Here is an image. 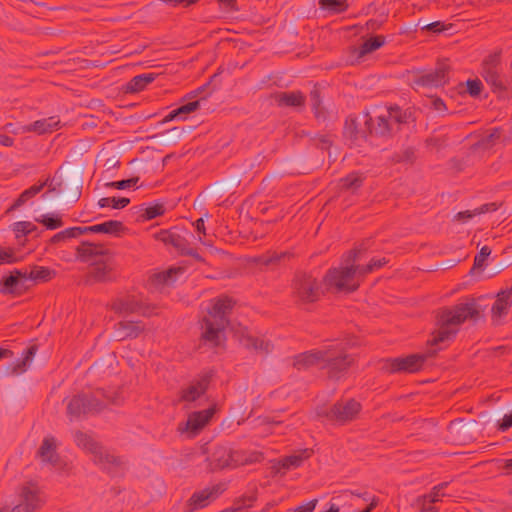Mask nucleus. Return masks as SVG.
I'll list each match as a JSON object with an SVG mask.
<instances>
[{"mask_svg": "<svg viewBox=\"0 0 512 512\" xmlns=\"http://www.w3.org/2000/svg\"><path fill=\"white\" fill-rule=\"evenodd\" d=\"M102 398L109 399L101 389L91 395H75L67 404V415L73 420L82 415L100 412L107 405Z\"/></svg>", "mask_w": 512, "mask_h": 512, "instance_id": "obj_7", "label": "nucleus"}, {"mask_svg": "<svg viewBox=\"0 0 512 512\" xmlns=\"http://www.w3.org/2000/svg\"><path fill=\"white\" fill-rule=\"evenodd\" d=\"M114 333L117 340L126 338H137L144 330L141 322L120 321L114 326Z\"/></svg>", "mask_w": 512, "mask_h": 512, "instance_id": "obj_22", "label": "nucleus"}, {"mask_svg": "<svg viewBox=\"0 0 512 512\" xmlns=\"http://www.w3.org/2000/svg\"><path fill=\"white\" fill-rule=\"evenodd\" d=\"M77 256L82 261L92 260L94 257L100 259L109 256V250L102 244L82 242L76 249Z\"/></svg>", "mask_w": 512, "mask_h": 512, "instance_id": "obj_21", "label": "nucleus"}, {"mask_svg": "<svg viewBox=\"0 0 512 512\" xmlns=\"http://www.w3.org/2000/svg\"><path fill=\"white\" fill-rule=\"evenodd\" d=\"M503 462V469L505 470V474L509 475L512 474V458L510 459H504Z\"/></svg>", "mask_w": 512, "mask_h": 512, "instance_id": "obj_64", "label": "nucleus"}, {"mask_svg": "<svg viewBox=\"0 0 512 512\" xmlns=\"http://www.w3.org/2000/svg\"><path fill=\"white\" fill-rule=\"evenodd\" d=\"M423 30H427L433 33H440L447 29V27L441 21H435L429 23L422 28Z\"/></svg>", "mask_w": 512, "mask_h": 512, "instance_id": "obj_58", "label": "nucleus"}, {"mask_svg": "<svg viewBox=\"0 0 512 512\" xmlns=\"http://www.w3.org/2000/svg\"><path fill=\"white\" fill-rule=\"evenodd\" d=\"M0 286L3 294L22 295L29 288L26 269H14L10 275L2 277Z\"/></svg>", "mask_w": 512, "mask_h": 512, "instance_id": "obj_15", "label": "nucleus"}, {"mask_svg": "<svg viewBox=\"0 0 512 512\" xmlns=\"http://www.w3.org/2000/svg\"><path fill=\"white\" fill-rule=\"evenodd\" d=\"M312 455L311 449H304L299 451L298 453L289 455L284 457L280 464L282 468L289 470L291 468L299 467L305 459H308Z\"/></svg>", "mask_w": 512, "mask_h": 512, "instance_id": "obj_36", "label": "nucleus"}, {"mask_svg": "<svg viewBox=\"0 0 512 512\" xmlns=\"http://www.w3.org/2000/svg\"><path fill=\"white\" fill-rule=\"evenodd\" d=\"M386 38L383 35H377L367 39L361 44L358 51V56L363 57L369 53L376 51L377 49L384 46Z\"/></svg>", "mask_w": 512, "mask_h": 512, "instance_id": "obj_38", "label": "nucleus"}, {"mask_svg": "<svg viewBox=\"0 0 512 512\" xmlns=\"http://www.w3.org/2000/svg\"><path fill=\"white\" fill-rule=\"evenodd\" d=\"M35 221L44 225L49 230H55L64 225L61 215L57 213L43 214L35 218Z\"/></svg>", "mask_w": 512, "mask_h": 512, "instance_id": "obj_40", "label": "nucleus"}, {"mask_svg": "<svg viewBox=\"0 0 512 512\" xmlns=\"http://www.w3.org/2000/svg\"><path fill=\"white\" fill-rule=\"evenodd\" d=\"M511 427H512V409H511L510 413L505 414L503 416L502 420L498 424V430L501 432H505Z\"/></svg>", "mask_w": 512, "mask_h": 512, "instance_id": "obj_57", "label": "nucleus"}, {"mask_svg": "<svg viewBox=\"0 0 512 512\" xmlns=\"http://www.w3.org/2000/svg\"><path fill=\"white\" fill-rule=\"evenodd\" d=\"M199 107H200L199 100H195V101H191V102L182 104L180 107L169 112L165 116L164 122L173 121L175 119L186 120L188 115L195 112L196 110H198Z\"/></svg>", "mask_w": 512, "mask_h": 512, "instance_id": "obj_29", "label": "nucleus"}, {"mask_svg": "<svg viewBox=\"0 0 512 512\" xmlns=\"http://www.w3.org/2000/svg\"><path fill=\"white\" fill-rule=\"evenodd\" d=\"M140 308V303L132 296L118 298L112 303V309L117 313H135L138 312Z\"/></svg>", "mask_w": 512, "mask_h": 512, "instance_id": "obj_32", "label": "nucleus"}, {"mask_svg": "<svg viewBox=\"0 0 512 512\" xmlns=\"http://www.w3.org/2000/svg\"><path fill=\"white\" fill-rule=\"evenodd\" d=\"M449 66L445 62L437 64L433 71L413 72L412 83L413 86L422 88H439L443 87L448 82Z\"/></svg>", "mask_w": 512, "mask_h": 512, "instance_id": "obj_11", "label": "nucleus"}, {"mask_svg": "<svg viewBox=\"0 0 512 512\" xmlns=\"http://www.w3.org/2000/svg\"><path fill=\"white\" fill-rule=\"evenodd\" d=\"M393 160L397 163H412L415 160V150L407 147L393 156Z\"/></svg>", "mask_w": 512, "mask_h": 512, "instance_id": "obj_50", "label": "nucleus"}, {"mask_svg": "<svg viewBox=\"0 0 512 512\" xmlns=\"http://www.w3.org/2000/svg\"><path fill=\"white\" fill-rule=\"evenodd\" d=\"M317 502H318L317 499L310 500L302 505H299L293 511L294 512H313L316 508Z\"/></svg>", "mask_w": 512, "mask_h": 512, "instance_id": "obj_59", "label": "nucleus"}, {"mask_svg": "<svg viewBox=\"0 0 512 512\" xmlns=\"http://www.w3.org/2000/svg\"><path fill=\"white\" fill-rule=\"evenodd\" d=\"M130 203L126 197H103L98 201L101 208L111 207L113 209H123Z\"/></svg>", "mask_w": 512, "mask_h": 512, "instance_id": "obj_45", "label": "nucleus"}, {"mask_svg": "<svg viewBox=\"0 0 512 512\" xmlns=\"http://www.w3.org/2000/svg\"><path fill=\"white\" fill-rule=\"evenodd\" d=\"M60 127V120L57 116L36 120L33 123L25 125L22 128L23 132H35L39 135L51 133Z\"/></svg>", "mask_w": 512, "mask_h": 512, "instance_id": "obj_23", "label": "nucleus"}, {"mask_svg": "<svg viewBox=\"0 0 512 512\" xmlns=\"http://www.w3.org/2000/svg\"><path fill=\"white\" fill-rule=\"evenodd\" d=\"M344 134L354 140L365 139L368 135L367 126L360 128L357 118L349 116L345 121Z\"/></svg>", "mask_w": 512, "mask_h": 512, "instance_id": "obj_34", "label": "nucleus"}, {"mask_svg": "<svg viewBox=\"0 0 512 512\" xmlns=\"http://www.w3.org/2000/svg\"><path fill=\"white\" fill-rule=\"evenodd\" d=\"M139 182V177H132L126 180H120V181H114V182H107L105 183V187L107 188H115L119 190L128 189L131 187H134Z\"/></svg>", "mask_w": 512, "mask_h": 512, "instance_id": "obj_49", "label": "nucleus"}, {"mask_svg": "<svg viewBox=\"0 0 512 512\" xmlns=\"http://www.w3.org/2000/svg\"><path fill=\"white\" fill-rule=\"evenodd\" d=\"M272 101L278 107L300 108L306 103V96L299 90L295 91H277L271 94Z\"/></svg>", "mask_w": 512, "mask_h": 512, "instance_id": "obj_18", "label": "nucleus"}, {"mask_svg": "<svg viewBox=\"0 0 512 512\" xmlns=\"http://www.w3.org/2000/svg\"><path fill=\"white\" fill-rule=\"evenodd\" d=\"M352 496L359 498L355 500H346L342 504V512H371L378 505V498L367 490L352 491L345 490Z\"/></svg>", "mask_w": 512, "mask_h": 512, "instance_id": "obj_14", "label": "nucleus"}, {"mask_svg": "<svg viewBox=\"0 0 512 512\" xmlns=\"http://www.w3.org/2000/svg\"><path fill=\"white\" fill-rule=\"evenodd\" d=\"M37 454L43 463L56 465L58 463L59 456L56 452L55 438L52 436L45 437Z\"/></svg>", "mask_w": 512, "mask_h": 512, "instance_id": "obj_25", "label": "nucleus"}, {"mask_svg": "<svg viewBox=\"0 0 512 512\" xmlns=\"http://www.w3.org/2000/svg\"><path fill=\"white\" fill-rule=\"evenodd\" d=\"M165 213V207L161 203H155L149 205L143 209H141L140 218L143 221L152 220L156 217H159Z\"/></svg>", "mask_w": 512, "mask_h": 512, "instance_id": "obj_46", "label": "nucleus"}, {"mask_svg": "<svg viewBox=\"0 0 512 512\" xmlns=\"http://www.w3.org/2000/svg\"><path fill=\"white\" fill-rule=\"evenodd\" d=\"M36 230H37V227L29 221H21V222L15 223L14 231L17 233H22L23 235H28Z\"/></svg>", "mask_w": 512, "mask_h": 512, "instance_id": "obj_53", "label": "nucleus"}, {"mask_svg": "<svg viewBox=\"0 0 512 512\" xmlns=\"http://www.w3.org/2000/svg\"><path fill=\"white\" fill-rule=\"evenodd\" d=\"M382 25H383V21L378 20V19H370L366 23L367 30H370V31H376V30L380 29Z\"/></svg>", "mask_w": 512, "mask_h": 512, "instance_id": "obj_62", "label": "nucleus"}, {"mask_svg": "<svg viewBox=\"0 0 512 512\" xmlns=\"http://www.w3.org/2000/svg\"><path fill=\"white\" fill-rule=\"evenodd\" d=\"M479 315L478 305L474 299L444 307L437 314V329L428 341L430 348L423 354H411L406 357L389 358L383 362L382 369L389 373H414L419 371L427 358L433 357L441 344L452 340L459 327L468 319H476Z\"/></svg>", "mask_w": 512, "mask_h": 512, "instance_id": "obj_1", "label": "nucleus"}, {"mask_svg": "<svg viewBox=\"0 0 512 512\" xmlns=\"http://www.w3.org/2000/svg\"><path fill=\"white\" fill-rule=\"evenodd\" d=\"M292 295L299 302H315L321 295L320 283L313 275L299 272L292 282Z\"/></svg>", "mask_w": 512, "mask_h": 512, "instance_id": "obj_8", "label": "nucleus"}, {"mask_svg": "<svg viewBox=\"0 0 512 512\" xmlns=\"http://www.w3.org/2000/svg\"><path fill=\"white\" fill-rule=\"evenodd\" d=\"M318 4L321 10L331 15L343 13L349 7L347 0H319Z\"/></svg>", "mask_w": 512, "mask_h": 512, "instance_id": "obj_37", "label": "nucleus"}, {"mask_svg": "<svg viewBox=\"0 0 512 512\" xmlns=\"http://www.w3.org/2000/svg\"><path fill=\"white\" fill-rule=\"evenodd\" d=\"M215 413V408L210 407L202 411H196L189 414L182 431L191 432L193 435L198 434L211 420Z\"/></svg>", "mask_w": 512, "mask_h": 512, "instance_id": "obj_20", "label": "nucleus"}, {"mask_svg": "<svg viewBox=\"0 0 512 512\" xmlns=\"http://www.w3.org/2000/svg\"><path fill=\"white\" fill-rule=\"evenodd\" d=\"M26 269V278L29 282H47L52 279L55 272L48 267L33 265Z\"/></svg>", "mask_w": 512, "mask_h": 512, "instance_id": "obj_31", "label": "nucleus"}, {"mask_svg": "<svg viewBox=\"0 0 512 512\" xmlns=\"http://www.w3.org/2000/svg\"><path fill=\"white\" fill-rule=\"evenodd\" d=\"M182 273H183V270L181 268H178V269L171 268L167 271H163V272L154 274L152 277V281L157 285L158 284L171 285L176 280L175 276L177 274H182Z\"/></svg>", "mask_w": 512, "mask_h": 512, "instance_id": "obj_42", "label": "nucleus"}, {"mask_svg": "<svg viewBox=\"0 0 512 512\" xmlns=\"http://www.w3.org/2000/svg\"><path fill=\"white\" fill-rule=\"evenodd\" d=\"M223 491L224 488L221 484H216L211 487L204 488L203 490L196 491L189 499V506H191L192 509L204 508L217 499Z\"/></svg>", "mask_w": 512, "mask_h": 512, "instance_id": "obj_17", "label": "nucleus"}, {"mask_svg": "<svg viewBox=\"0 0 512 512\" xmlns=\"http://www.w3.org/2000/svg\"><path fill=\"white\" fill-rule=\"evenodd\" d=\"M242 344L247 348L260 353L268 354L273 350V345L265 338L247 335L242 338Z\"/></svg>", "mask_w": 512, "mask_h": 512, "instance_id": "obj_30", "label": "nucleus"}, {"mask_svg": "<svg viewBox=\"0 0 512 512\" xmlns=\"http://www.w3.org/2000/svg\"><path fill=\"white\" fill-rule=\"evenodd\" d=\"M388 262H389V260L386 259L385 257L377 258V259L373 258L365 266L357 265L358 266V274L361 277H364L365 275H367V274H369V273H371V272H373L375 270H378V269L382 268Z\"/></svg>", "mask_w": 512, "mask_h": 512, "instance_id": "obj_47", "label": "nucleus"}, {"mask_svg": "<svg viewBox=\"0 0 512 512\" xmlns=\"http://www.w3.org/2000/svg\"><path fill=\"white\" fill-rule=\"evenodd\" d=\"M477 214L475 213V209L474 210H466V211H461V212H458L455 216H454V220L456 221H459V222H467L469 219L473 218L474 216H476Z\"/></svg>", "mask_w": 512, "mask_h": 512, "instance_id": "obj_60", "label": "nucleus"}, {"mask_svg": "<svg viewBox=\"0 0 512 512\" xmlns=\"http://www.w3.org/2000/svg\"><path fill=\"white\" fill-rule=\"evenodd\" d=\"M45 503L46 495L42 489L36 483L28 482L19 489L18 503L14 506V511L38 512Z\"/></svg>", "mask_w": 512, "mask_h": 512, "instance_id": "obj_9", "label": "nucleus"}, {"mask_svg": "<svg viewBox=\"0 0 512 512\" xmlns=\"http://www.w3.org/2000/svg\"><path fill=\"white\" fill-rule=\"evenodd\" d=\"M210 383V377L203 375L199 379L190 382L179 392V402L192 403L205 395Z\"/></svg>", "mask_w": 512, "mask_h": 512, "instance_id": "obj_16", "label": "nucleus"}, {"mask_svg": "<svg viewBox=\"0 0 512 512\" xmlns=\"http://www.w3.org/2000/svg\"><path fill=\"white\" fill-rule=\"evenodd\" d=\"M310 101L315 117L318 119L324 118L325 113L324 108L321 105V96L318 88L314 87L313 90H311Z\"/></svg>", "mask_w": 512, "mask_h": 512, "instance_id": "obj_48", "label": "nucleus"}, {"mask_svg": "<svg viewBox=\"0 0 512 512\" xmlns=\"http://www.w3.org/2000/svg\"><path fill=\"white\" fill-rule=\"evenodd\" d=\"M416 506L419 508L420 512H438V509L434 506H431L428 501L427 497H417Z\"/></svg>", "mask_w": 512, "mask_h": 512, "instance_id": "obj_54", "label": "nucleus"}, {"mask_svg": "<svg viewBox=\"0 0 512 512\" xmlns=\"http://www.w3.org/2000/svg\"><path fill=\"white\" fill-rule=\"evenodd\" d=\"M353 358L346 352V345L342 341H333L319 349L300 353L293 357V366L304 370L311 366H318L325 370L331 379H340L352 365Z\"/></svg>", "mask_w": 512, "mask_h": 512, "instance_id": "obj_2", "label": "nucleus"}, {"mask_svg": "<svg viewBox=\"0 0 512 512\" xmlns=\"http://www.w3.org/2000/svg\"><path fill=\"white\" fill-rule=\"evenodd\" d=\"M115 278L114 263L110 255L94 261L87 273L88 283L110 282Z\"/></svg>", "mask_w": 512, "mask_h": 512, "instance_id": "obj_13", "label": "nucleus"}, {"mask_svg": "<svg viewBox=\"0 0 512 512\" xmlns=\"http://www.w3.org/2000/svg\"><path fill=\"white\" fill-rule=\"evenodd\" d=\"M501 51H495L486 56L482 62L481 75L494 92L506 90L500 75Z\"/></svg>", "mask_w": 512, "mask_h": 512, "instance_id": "obj_12", "label": "nucleus"}, {"mask_svg": "<svg viewBox=\"0 0 512 512\" xmlns=\"http://www.w3.org/2000/svg\"><path fill=\"white\" fill-rule=\"evenodd\" d=\"M16 262V258L14 257V254L12 250H5L0 247V265L1 264H11Z\"/></svg>", "mask_w": 512, "mask_h": 512, "instance_id": "obj_56", "label": "nucleus"}, {"mask_svg": "<svg viewBox=\"0 0 512 512\" xmlns=\"http://www.w3.org/2000/svg\"><path fill=\"white\" fill-rule=\"evenodd\" d=\"M208 460L211 469L218 470L231 466L233 463V456L229 448L225 446H217Z\"/></svg>", "mask_w": 512, "mask_h": 512, "instance_id": "obj_24", "label": "nucleus"}, {"mask_svg": "<svg viewBox=\"0 0 512 512\" xmlns=\"http://www.w3.org/2000/svg\"><path fill=\"white\" fill-rule=\"evenodd\" d=\"M74 441L79 448L90 453L93 462L104 470L112 471L122 464L119 457L110 453L88 433L76 431L74 433Z\"/></svg>", "mask_w": 512, "mask_h": 512, "instance_id": "obj_6", "label": "nucleus"}, {"mask_svg": "<svg viewBox=\"0 0 512 512\" xmlns=\"http://www.w3.org/2000/svg\"><path fill=\"white\" fill-rule=\"evenodd\" d=\"M36 353V347L31 346L24 351V357L18 360L12 367V374H20L26 371Z\"/></svg>", "mask_w": 512, "mask_h": 512, "instance_id": "obj_41", "label": "nucleus"}, {"mask_svg": "<svg viewBox=\"0 0 512 512\" xmlns=\"http://www.w3.org/2000/svg\"><path fill=\"white\" fill-rule=\"evenodd\" d=\"M291 253L289 252H277V251H269L263 255H260L255 258V263L259 266L274 268L280 263L284 262L287 259H290Z\"/></svg>", "mask_w": 512, "mask_h": 512, "instance_id": "obj_27", "label": "nucleus"}, {"mask_svg": "<svg viewBox=\"0 0 512 512\" xmlns=\"http://www.w3.org/2000/svg\"><path fill=\"white\" fill-rule=\"evenodd\" d=\"M512 289L509 291H502L498 294V297L492 305L491 311L494 316L501 317L507 314L508 309L511 306Z\"/></svg>", "mask_w": 512, "mask_h": 512, "instance_id": "obj_35", "label": "nucleus"}, {"mask_svg": "<svg viewBox=\"0 0 512 512\" xmlns=\"http://www.w3.org/2000/svg\"><path fill=\"white\" fill-rule=\"evenodd\" d=\"M497 209H498L497 203H495V202L486 203V204H483L480 207L476 208L475 213L477 215H480V214L496 211Z\"/></svg>", "mask_w": 512, "mask_h": 512, "instance_id": "obj_61", "label": "nucleus"}, {"mask_svg": "<svg viewBox=\"0 0 512 512\" xmlns=\"http://www.w3.org/2000/svg\"><path fill=\"white\" fill-rule=\"evenodd\" d=\"M84 234L86 233H104L109 235H119L125 229L122 222L117 220H108L100 224L83 227Z\"/></svg>", "mask_w": 512, "mask_h": 512, "instance_id": "obj_26", "label": "nucleus"}, {"mask_svg": "<svg viewBox=\"0 0 512 512\" xmlns=\"http://www.w3.org/2000/svg\"><path fill=\"white\" fill-rule=\"evenodd\" d=\"M256 493L252 492L249 495H243L239 498H236L233 501V504L224 509L222 512H240L244 509L250 508L253 506L254 502L256 501Z\"/></svg>", "mask_w": 512, "mask_h": 512, "instance_id": "obj_39", "label": "nucleus"}, {"mask_svg": "<svg viewBox=\"0 0 512 512\" xmlns=\"http://www.w3.org/2000/svg\"><path fill=\"white\" fill-rule=\"evenodd\" d=\"M363 176L358 172H352L339 181L340 187L346 190H355L362 186Z\"/></svg>", "mask_w": 512, "mask_h": 512, "instance_id": "obj_43", "label": "nucleus"}, {"mask_svg": "<svg viewBox=\"0 0 512 512\" xmlns=\"http://www.w3.org/2000/svg\"><path fill=\"white\" fill-rule=\"evenodd\" d=\"M360 249H353L342 257L340 267L329 269L324 277V282L329 288H334L337 292H353L360 285L358 266L355 262L359 260Z\"/></svg>", "mask_w": 512, "mask_h": 512, "instance_id": "obj_4", "label": "nucleus"}, {"mask_svg": "<svg viewBox=\"0 0 512 512\" xmlns=\"http://www.w3.org/2000/svg\"><path fill=\"white\" fill-rule=\"evenodd\" d=\"M83 234H84L83 227H70V228L62 230V231L56 233L55 235H53L50 241H51V243L55 244V243L65 241L67 239L79 237Z\"/></svg>", "mask_w": 512, "mask_h": 512, "instance_id": "obj_44", "label": "nucleus"}, {"mask_svg": "<svg viewBox=\"0 0 512 512\" xmlns=\"http://www.w3.org/2000/svg\"><path fill=\"white\" fill-rule=\"evenodd\" d=\"M14 144V139L8 135L0 134V145L11 147Z\"/></svg>", "mask_w": 512, "mask_h": 512, "instance_id": "obj_63", "label": "nucleus"}, {"mask_svg": "<svg viewBox=\"0 0 512 512\" xmlns=\"http://www.w3.org/2000/svg\"><path fill=\"white\" fill-rule=\"evenodd\" d=\"M155 78L156 74L154 73H143L140 75H136L126 84V92H140L144 90L150 83H152L155 80Z\"/></svg>", "mask_w": 512, "mask_h": 512, "instance_id": "obj_33", "label": "nucleus"}, {"mask_svg": "<svg viewBox=\"0 0 512 512\" xmlns=\"http://www.w3.org/2000/svg\"><path fill=\"white\" fill-rule=\"evenodd\" d=\"M466 86H467V91L468 93L472 96V97H477L480 95L482 89H483V84L482 82L479 80V79H473V80H468L466 82Z\"/></svg>", "mask_w": 512, "mask_h": 512, "instance_id": "obj_52", "label": "nucleus"}, {"mask_svg": "<svg viewBox=\"0 0 512 512\" xmlns=\"http://www.w3.org/2000/svg\"><path fill=\"white\" fill-rule=\"evenodd\" d=\"M446 496V494L437 488L433 487L429 494L421 495V497H427V501L429 503H437L442 500V498Z\"/></svg>", "mask_w": 512, "mask_h": 512, "instance_id": "obj_55", "label": "nucleus"}, {"mask_svg": "<svg viewBox=\"0 0 512 512\" xmlns=\"http://www.w3.org/2000/svg\"><path fill=\"white\" fill-rule=\"evenodd\" d=\"M491 254V249L488 246H483L480 249V252L475 256L474 258V265L473 268L481 269L484 266L485 261Z\"/></svg>", "mask_w": 512, "mask_h": 512, "instance_id": "obj_51", "label": "nucleus"}, {"mask_svg": "<svg viewBox=\"0 0 512 512\" xmlns=\"http://www.w3.org/2000/svg\"><path fill=\"white\" fill-rule=\"evenodd\" d=\"M157 238L164 244L172 246L181 255L192 253L189 241L175 230H163L158 233Z\"/></svg>", "mask_w": 512, "mask_h": 512, "instance_id": "obj_19", "label": "nucleus"}, {"mask_svg": "<svg viewBox=\"0 0 512 512\" xmlns=\"http://www.w3.org/2000/svg\"><path fill=\"white\" fill-rule=\"evenodd\" d=\"M361 411V404L355 399H342L337 401L329 410L320 415L337 424H345L354 420Z\"/></svg>", "mask_w": 512, "mask_h": 512, "instance_id": "obj_10", "label": "nucleus"}, {"mask_svg": "<svg viewBox=\"0 0 512 512\" xmlns=\"http://www.w3.org/2000/svg\"><path fill=\"white\" fill-rule=\"evenodd\" d=\"M408 114L398 106L388 107L384 113L372 118L369 113L363 115L368 134L381 137L391 136L399 126L407 122Z\"/></svg>", "mask_w": 512, "mask_h": 512, "instance_id": "obj_5", "label": "nucleus"}, {"mask_svg": "<svg viewBox=\"0 0 512 512\" xmlns=\"http://www.w3.org/2000/svg\"><path fill=\"white\" fill-rule=\"evenodd\" d=\"M50 179L47 178L43 182H38L29 188L25 189L15 200V202L12 205V209H17L24 204L28 203L31 199H33L36 195H38L44 187H46L49 183Z\"/></svg>", "mask_w": 512, "mask_h": 512, "instance_id": "obj_28", "label": "nucleus"}, {"mask_svg": "<svg viewBox=\"0 0 512 512\" xmlns=\"http://www.w3.org/2000/svg\"><path fill=\"white\" fill-rule=\"evenodd\" d=\"M235 301L227 295L210 300L207 313L200 321V340L209 347H218L225 341V329Z\"/></svg>", "mask_w": 512, "mask_h": 512, "instance_id": "obj_3", "label": "nucleus"}]
</instances>
